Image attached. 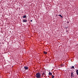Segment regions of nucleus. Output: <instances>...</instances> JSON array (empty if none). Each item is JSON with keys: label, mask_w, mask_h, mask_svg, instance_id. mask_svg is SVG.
<instances>
[{"label": "nucleus", "mask_w": 78, "mask_h": 78, "mask_svg": "<svg viewBox=\"0 0 78 78\" xmlns=\"http://www.w3.org/2000/svg\"><path fill=\"white\" fill-rule=\"evenodd\" d=\"M37 78H41V74L39 72H38L36 73L35 75Z\"/></svg>", "instance_id": "obj_1"}, {"label": "nucleus", "mask_w": 78, "mask_h": 78, "mask_svg": "<svg viewBox=\"0 0 78 78\" xmlns=\"http://www.w3.org/2000/svg\"><path fill=\"white\" fill-rule=\"evenodd\" d=\"M71 78H73V77H74V74H73V73L72 72L71 73Z\"/></svg>", "instance_id": "obj_2"}, {"label": "nucleus", "mask_w": 78, "mask_h": 78, "mask_svg": "<svg viewBox=\"0 0 78 78\" xmlns=\"http://www.w3.org/2000/svg\"><path fill=\"white\" fill-rule=\"evenodd\" d=\"M24 68L25 70H28V67L26 66L24 67Z\"/></svg>", "instance_id": "obj_3"}, {"label": "nucleus", "mask_w": 78, "mask_h": 78, "mask_svg": "<svg viewBox=\"0 0 78 78\" xmlns=\"http://www.w3.org/2000/svg\"><path fill=\"white\" fill-rule=\"evenodd\" d=\"M23 22H27V20H23Z\"/></svg>", "instance_id": "obj_4"}, {"label": "nucleus", "mask_w": 78, "mask_h": 78, "mask_svg": "<svg viewBox=\"0 0 78 78\" xmlns=\"http://www.w3.org/2000/svg\"><path fill=\"white\" fill-rule=\"evenodd\" d=\"M23 18H27V15L23 16Z\"/></svg>", "instance_id": "obj_5"}, {"label": "nucleus", "mask_w": 78, "mask_h": 78, "mask_svg": "<svg viewBox=\"0 0 78 78\" xmlns=\"http://www.w3.org/2000/svg\"><path fill=\"white\" fill-rule=\"evenodd\" d=\"M48 75H52V73H51L50 72H49Z\"/></svg>", "instance_id": "obj_6"}, {"label": "nucleus", "mask_w": 78, "mask_h": 78, "mask_svg": "<svg viewBox=\"0 0 78 78\" xmlns=\"http://www.w3.org/2000/svg\"><path fill=\"white\" fill-rule=\"evenodd\" d=\"M76 74H77V75H78V69H77V70H76Z\"/></svg>", "instance_id": "obj_7"}, {"label": "nucleus", "mask_w": 78, "mask_h": 78, "mask_svg": "<svg viewBox=\"0 0 78 78\" xmlns=\"http://www.w3.org/2000/svg\"><path fill=\"white\" fill-rule=\"evenodd\" d=\"M44 54H47V52L44 51Z\"/></svg>", "instance_id": "obj_8"}, {"label": "nucleus", "mask_w": 78, "mask_h": 78, "mask_svg": "<svg viewBox=\"0 0 78 78\" xmlns=\"http://www.w3.org/2000/svg\"><path fill=\"white\" fill-rule=\"evenodd\" d=\"M70 69H75V68L74 67V66H72V67L70 68Z\"/></svg>", "instance_id": "obj_9"}, {"label": "nucleus", "mask_w": 78, "mask_h": 78, "mask_svg": "<svg viewBox=\"0 0 78 78\" xmlns=\"http://www.w3.org/2000/svg\"><path fill=\"white\" fill-rule=\"evenodd\" d=\"M59 16H60V17H62V16H61V15H59Z\"/></svg>", "instance_id": "obj_10"}, {"label": "nucleus", "mask_w": 78, "mask_h": 78, "mask_svg": "<svg viewBox=\"0 0 78 78\" xmlns=\"http://www.w3.org/2000/svg\"><path fill=\"white\" fill-rule=\"evenodd\" d=\"M52 78H54V75L52 76Z\"/></svg>", "instance_id": "obj_11"}, {"label": "nucleus", "mask_w": 78, "mask_h": 78, "mask_svg": "<svg viewBox=\"0 0 78 78\" xmlns=\"http://www.w3.org/2000/svg\"><path fill=\"white\" fill-rule=\"evenodd\" d=\"M42 75H44V73H43L42 74Z\"/></svg>", "instance_id": "obj_12"}, {"label": "nucleus", "mask_w": 78, "mask_h": 78, "mask_svg": "<svg viewBox=\"0 0 78 78\" xmlns=\"http://www.w3.org/2000/svg\"><path fill=\"white\" fill-rule=\"evenodd\" d=\"M67 23H69V22L68 21L67 22Z\"/></svg>", "instance_id": "obj_13"}, {"label": "nucleus", "mask_w": 78, "mask_h": 78, "mask_svg": "<svg viewBox=\"0 0 78 78\" xmlns=\"http://www.w3.org/2000/svg\"><path fill=\"white\" fill-rule=\"evenodd\" d=\"M66 28H68V27H65Z\"/></svg>", "instance_id": "obj_14"}, {"label": "nucleus", "mask_w": 78, "mask_h": 78, "mask_svg": "<svg viewBox=\"0 0 78 78\" xmlns=\"http://www.w3.org/2000/svg\"><path fill=\"white\" fill-rule=\"evenodd\" d=\"M30 22H33V20H30Z\"/></svg>", "instance_id": "obj_15"}]
</instances>
